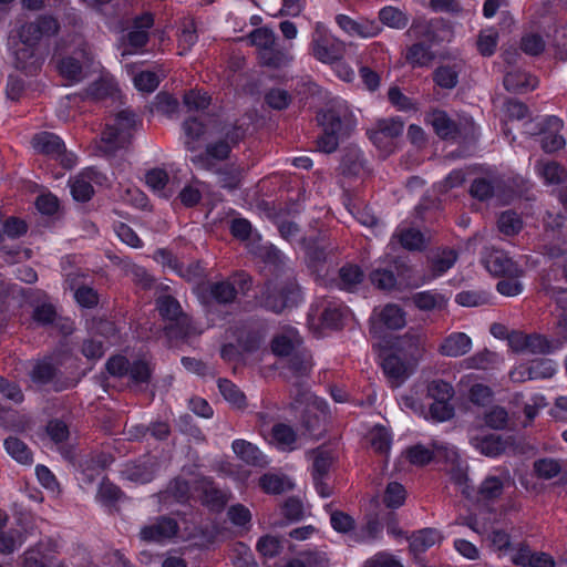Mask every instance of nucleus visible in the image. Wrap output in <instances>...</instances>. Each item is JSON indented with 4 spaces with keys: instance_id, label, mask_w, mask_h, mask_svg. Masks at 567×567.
I'll return each instance as SVG.
<instances>
[{
    "instance_id": "1",
    "label": "nucleus",
    "mask_w": 567,
    "mask_h": 567,
    "mask_svg": "<svg viewBox=\"0 0 567 567\" xmlns=\"http://www.w3.org/2000/svg\"><path fill=\"white\" fill-rule=\"evenodd\" d=\"M213 122L219 138L208 143L204 152L190 157L192 164L199 169L214 171L216 163L228 159L231 148L245 137V130L240 125H221L217 120Z\"/></svg>"
},
{
    "instance_id": "2",
    "label": "nucleus",
    "mask_w": 567,
    "mask_h": 567,
    "mask_svg": "<svg viewBox=\"0 0 567 567\" xmlns=\"http://www.w3.org/2000/svg\"><path fill=\"white\" fill-rule=\"evenodd\" d=\"M137 124V116L133 111L125 109L117 112L101 134L99 151L106 156H113L118 150L126 148L132 142Z\"/></svg>"
},
{
    "instance_id": "3",
    "label": "nucleus",
    "mask_w": 567,
    "mask_h": 567,
    "mask_svg": "<svg viewBox=\"0 0 567 567\" xmlns=\"http://www.w3.org/2000/svg\"><path fill=\"white\" fill-rule=\"evenodd\" d=\"M317 118L323 131L317 140V147L323 153L334 152L338 148L339 138L349 135L354 126L351 114L342 107H331L320 112Z\"/></svg>"
},
{
    "instance_id": "4",
    "label": "nucleus",
    "mask_w": 567,
    "mask_h": 567,
    "mask_svg": "<svg viewBox=\"0 0 567 567\" xmlns=\"http://www.w3.org/2000/svg\"><path fill=\"white\" fill-rule=\"evenodd\" d=\"M301 299V288L292 276H287L286 281L280 285L274 280H267L257 297L262 308L275 313H281L287 308L298 306Z\"/></svg>"
},
{
    "instance_id": "5",
    "label": "nucleus",
    "mask_w": 567,
    "mask_h": 567,
    "mask_svg": "<svg viewBox=\"0 0 567 567\" xmlns=\"http://www.w3.org/2000/svg\"><path fill=\"white\" fill-rule=\"evenodd\" d=\"M156 309L162 319L168 321L164 331L168 338L183 339L197 334L190 317L182 310L181 303L169 295L156 299Z\"/></svg>"
},
{
    "instance_id": "6",
    "label": "nucleus",
    "mask_w": 567,
    "mask_h": 567,
    "mask_svg": "<svg viewBox=\"0 0 567 567\" xmlns=\"http://www.w3.org/2000/svg\"><path fill=\"white\" fill-rule=\"evenodd\" d=\"M60 24L51 16H40L37 20L21 24L9 35V45L16 48L19 44L35 47L42 37H52L58 33Z\"/></svg>"
},
{
    "instance_id": "7",
    "label": "nucleus",
    "mask_w": 567,
    "mask_h": 567,
    "mask_svg": "<svg viewBox=\"0 0 567 567\" xmlns=\"http://www.w3.org/2000/svg\"><path fill=\"white\" fill-rule=\"evenodd\" d=\"M311 52L320 62L332 64L343 58L346 44L317 25L312 33Z\"/></svg>"
},
{
    "instance_id": "8",
    "label": "nucleus",
    "mask_w": 567,
    "mask_h": 567,
    "mask_svg": "<svg viewBox=\"0 0 567 567\" xmlns=\"http://www.w3.org/2000/svg\"><path fill=\"white\" fill-rule=\"evenodd\" d=\"M312 467L311 476L315 487L320 496L329 497L332 495V488L329 484L330 468L333 464L331 452L318 447L311 451Z\"/></svg>"
},
{
    "instance_id": "9",
    "label": "nucleus",
    "mask_w": 567,
    "mask_h": 567,
    "mask_svg": "<svg viewBox=\"0 0 567 567\" xmlns=\"http://www.w3.org/2000/svg\"><path fill=\"white\" fill-rule=\"evenodd\" d=\"M312 367V355L310 351L303 348L281 361L279 375L287 382H291L292 380H305L309 378Z\"/></svg>"
},
{
    "instance_id": "10",
    "label": "nucleus",
    "mask_w": 567,
    "mask_h": 567,
    "mask_svg": "<svg viewBox=\"0 0 567 567\" xmlns=\"http://www.w3.org/2000/svg\"><path fill=\"white\" fill-rule=\"evenodd\" d=\"M179 526L176 519L163 515L156 517L140 530V538L146 543H162L177 535Z\"/></svg>"
},
{
    "instance_id": "11",
    "label": "nucleus",
    "mask_w": 567,
    "mask_h": 567,
    "mask_svg": "<svg viewBox=\"0 0 567 567\" xmlns=\"http://www.w3.org/2000/svg\"><path fill=\"white\" fill-rule=\"evenodd\" d=\"M193 492L197 494L202 503L210 509L220 511L228 502L227 494L219 489L213 480L197 477L193 481Z\"/></svg>"
},
{
    "instance_id": "12",
    "label": "nucleus",
    "mask_w": 567,
    "mask_h": 567,
    "mask_svg": "<svg viewBox=\"0 0 567 567\" xmlns=\"http://www.w3.org/2000/svg\"><path fill=\"white\" fill-rule=\"evenodd\" d=\"M414 365L399 353H390L382 360L383 372L393 388L400 386L410 377Z\"/></svg>"
},
{
    "instance_id": "13",
    "label": "nucleus",
    "mask_w": 567,
    "mask_h": 567,
    "mask_svg": "<svg viewBox=\"0 0 567 567\" xmlns=\"http://www.w3.org/2000/svg\"><path fill=\"white\" fill-rule=\"evenodd\" d=\"M457 258L458 252L453 248L437 247L432 249L427 256V279L445 274L454 266Z\"/></svg>"
},
{
    "instance_id": "14",
    "label": "nucleus",
    "mask_w": 567,
    "mask_h": 567,
    "mask_svg": "<svg viewBox=\"0 0 567 567\" xmlns=\"http://www.w3.org/2000/svg\"><path fill=\"white\" fill-rule=\"evenodd\" d=\"M302 338L295 329H287L271 340V350L277 357L287 359L302 350Z\"/></svg>"
},
{
    "instance_id": "15",
    "label": "nucleus",
    "mask_w": 567,
    "mask_h": 567,
    "mask_svg": "<svg viewBox=\"0 0 567 567\" xmlns=\"http://www.w3.org/2000/svg\"><path fill=\"white\" fill-rule=\"evenodd\" d=\"M337 24L349 34H357L361 38H372L378 35L382 28L377 21L361 19L355 21L346 14L336 17Z\"/></svg>"
},
{
    "instance_id": "16",
    "label": "nucleus",
    "mask_w": 567,
    "mask_h": 567,
    "mask_svg": "<svg viewBox=\"0 0 567 567\" xmlns=\"http://www.w3.org/2000/svg\"><path fill=\"white\" fill-rule=\"evenodd\" d=\"M422 333L410 329L404 336L396 339L394 344L396 353L402 354L405 360L415 364L423 354Z\"/></svg>"
},
{
    "instance_id": "17",
    "label": "nucleus",
    "mask_w": 567,
    "mask_h": 567,
    "mask_svg": "<svg viewBox=\"0 0 567 567\" xmlns=\"http://www.w3.org/2000/svg\"><path fill=\"white\" fill-rule=\"evenodd\" d=\"M424 243V236L421 230L416 228H401L398 229L391 237L389 247L395 251L398 246L409 250H421Z\"/></svg>"
},
{
    "instance_id": "18",
    "label": "nucleus",
    "mask_w": 567,
    "mask_h": 567,
    "mask_svg": "<svg viewBox=\"0 0 567 567\" xmlns=\"http://www.w3.org/2000/svg\"><path fill=\"white\" fill-rule=\"evenodd\" d=\"M472 348V339L464 332H453L443 339L439 353L444 357L457 358L466 354Z\"/></svg>"
},
{
    "instance_id": "19",
    "label": "nucleus",
    "mask_w": 567,
    "mask_h": 567,
    "mask_svg": "<svg viewBox=\"0 0 567 567\" xmlns=\"http://www.w3.org/2000/svg\"><path fill=\"white\" fill-rule=\"evenodd\" d=\"M406 35L411 40H415L405 55V59L412 65L423 66L425 64V45L422 41V38L425 35V25L420 22H414L411 28L408 30Z\"/></svg>"
},
{
    "instance_id": "20",
    "label": "nucleus",
    "mask_w": 567,
    "mask_h": 567,
    "mask_svg": "<svg viewBox=\"0 0 567 567\" xmlns=\"http://www.w3.org/2000/svg\"><path fill=\"white\" fill-rule=\"evenodd\" d=\"M32 145L37 152L51 157L58 158L65 154L63 141L58 135L50 132L35 134L32 138Z\"/></svg>"
},
{
    "instance_id": "21",
    "label": "nucleus",
    "mask_w": 567,
    "mask_h": 567,
    "mask_svg": "<svg viewBox=\"0 0 567 567\" xmlns=\"http://www.w3.org/2000/svg\"><path fill=\"white\" fill-rule=\"evenodd\" d=\"M404 124L399 118H383L377 122L375 128L370 132V140L380 145L384 140H393L403 132Z\"/></svg>"
},
{
    "instance_id": "22",
    "label": "nucleus",
    "mask_w": 567,
    "mask_h": 567,
    "mask_svg": "<svg viewBox=\"0 0 567 567\" xmlns=\"http://www.w3.org/2000/svg\"><path fill=\"white\" fill-rule=\"evenodd\" d=\"M238 290L230 280L210 282L207 290V302L214 301L218 305H230L236 300Z\"/></svg>"
},
{
    "instance_id": "23",
    "label": "nucleus",
    "mask_w": 567,
    "mask_h": 567,
    "mask_svg": "<svg viewBox=\"0 0 567 567\" xmlns=\"http://www.w3.org/2000/svg\"><path fill=\"white\" fill-rule=\"evenodd\" d=\"M204 116H195L188 117L183 123V127L186 136L189 138L185 142V146L188 151H195L194 141L199 140L205 133H207L209 125L214 127L215 123L213 122L215 118H208V122L205 121Z\"/></svg>"
},
{
    "instance_id": "24",
    "label": "nucleus",
    "mask_w": 567,
    "mask_h": 567,
    "mask_svg": "<svg viewBox=\"0 0 567 567\" xmlns=\"http://www.w3.org/2000/svg\"><path fill=\"white\" fill-rule=\"evenodd\" d=\"M430 123L442 140H454L460 133L458 125L444 111H433Z\"/></svg>"
},
{
    "instance_id": "25",
    "label": "nucleus",
    "mask_w": 567,
    "mask_h": 567,
    "mask_svg": "<svg viewBox=\"0 0 567 567\" xmlns=\"http://www.w3.org/2000/svg\"><path fill=\"white\" fill-rule=\"evenodd\" d=\"M258 56L261 65L271 69L284 68L291 60V55L288 50L281 47L278 41L268 49L260 51Z\"/></svg>"
},
{
    "instance_id": "26",
    "label": "nucleus",
    "mask_w": 567,
    "mask_h": 567,
    "mask_svg": "<svg viewBox=\"0 0 567 567\" xmlns=\"http://www.w3.org/2000/svg\"><path fill=\"white\" fill-rule=\"evenodd\" d=\"M546 125L551 131H542L540 144L542 148L547 153L556 152L564 147L565 140L557 131L561 127V121L558 117L551 116L547 118Z\"/></svg>"
},
{
    "instance_id": "27",
    "label": "nucleus",
    "mask_w": 567,
    "mask_h": 567,
    "mask_svg": "<svg viewBox=\"0 0 567 567\" xmlns=\"http://www.w3.org/2000/svg\"><path fill=\"white\" fill-rule=\"evenodd\" d=\"M486 268L496 276H514L517 265L503 251H494L486 259Z\"/></svg>"
},
{
    "instance_id": "28",
    "label": "nucleus",
    "mask_w": 567,
    "mask_h": 567,
    "mask_svg": "<svg viewBox=\"0 0 567 567\" xmlns=\"http://www.w3.org/2000/svg\"><path fill=\"white\" fill-rule=\"evenodd\" d=\"M341 174L344 176H359L364 171V159L362 153L357 147L344 150L341 163Z\"/></svg>"
},
{
    "instance_id": "29",
    "label": "nucleus",
    "mask_w": 567,
    "mask_h": 567,
    "mask_svg": "<svg viewBox=\"0 0 567 567\" xmlns=\"http://www.w3.org/2000/svg\"><path fill=\"white\" fill-rule=\"evenodd\" d=\"M259 486L265 493L274 495L282 494L295 487L293 483L287 476L272 473L261 475Z\"/></svg>"
},
{
    "instance_id": "30",
    "label": "nucleus",
    "mask_w": 567,
    "mask_h": 567,
    "mask_svg": "<svg viewBox=\"0 0 567 567\" xmlns=\"http://www.w3.org/2000/svg\"><path fill=\"white\" fill-rule=\"evenodd\" d=\"M233 450L249 465L262 466L266 463L265 456L259 449L245 440H236L233 443Z\"/></svg>"
},
{
    "instance_id": "31",
    "label": "nucleus",
    "mask_w": 567,
    "mask_h": 567,
    "mask_svg": "<svg viewBox=\"0 0 567 567\" xmlns=\"http://www.w3.org/2000/svg\"><path fill=\"white\" fill-rule=\"evenodd\" d=\"M535 85L536 80L523 71L508 72L504 76V86L509 92L522 93Z\"/></svg>"
},
{
    "instance_id": "32",
    "label": "nucleus",
    "mask_w": 567,
    "mask_h": 567,
    "mask_svg": "<svg viewBox=\"0 0 567 567\" xmlns=\"http://www.w3.org/2000/svg\"><path fill=\"white\" fill-rule=\"evenodd\" d=\"M58 70L63 79L72 83L81 82L85 78L82 64L73 56L61 59L58 63Z\"/></svg>"
},
{
    "instance_id": "33",
    "label": "nucleus",
    "mask_w": 567,
    "mask_h": 567,
    "mask_svg": "<svg viewBox=\"0 0 567 567\" xmlns=\"http://www.w3.org/2000/svg\"><path fill=\"white\" fill-rule=\"evenodd\" d=\"M379 320L388 329L398 330L405 326V317L402 309L396 306L389 303L379 313Z\"/></svg>"
},
{
    "instance_id": "34",
    "label": "nucleus",
    "mask_w": 567,
    "mask_h": 567,
    "mask_svg": "<svg viewBox=\"0 0 567 567\" xmlns=\"http://www.w3.org/2000/svg\"><path fill=\"white\" fill-rule=\"evenodd\" d=\"M7 452L21 464L32 463V453L28 445L16 436H9L4 441Z\"/></svg>"
},
{
    "instance_id": "35",
    "label": "nucleus",
    "mask_w": 567,
    "mask_h": 567,
    "mask_svg": "<svg viewBox=\"0 0 567 567\" xmlns=\"http://www.w3.org/2000/svg\"><path fill=\"white\" fill-rule=\"evenodd\" d=\"M432 78L437 86L451 90L457 85L458 71L456 65H440L434 70Z\"/></svg>"
},
{
    "instance_id": "36",
    "label": "nucleus",
    "mask_w": 567,
    "mask_h": 567,
    "mask_svg": "<svg viewBox=\"0 0 567 567\" xmlns=\"http://www.w3.org/2000/svg\"><path fill=\"white\" fill-rule=\"evenodd\" d=\"M58 372L59 370L53 363L39 361L32 368L30 378L34 383L44 385L52 382L56 378Z\"/></svg>"
},
{
    "instance_id": "37",
    "label": "nucleus",
    "mask_w": 567,
    "mask_h": 567,
    "mask_svg": "<svg viewBox=\"0 0 567 567\" xmlns=\"http://www.w3.org/2000/svg\"><path fill=\"white\" fill-rule=\"evenodd\" d=\"M219 179L220 187L234 190L240 186L243 171L235 165H227L218 169H214Z\"/></svg>"
},
{
    "instance_id": "38",
    "label": "nucleus",
    "mask_w": 567,
    "mask_h": 567,
    "mask_svg": "<svg viewBox=\"0 0 567 567\" xmlns=\"http://www.w3.org/2000/svg\"><path fill=\"white\" fill-rule=\"evenodd\" d=\"M301 425L313 437H319L323 432L322 420L315 406H307L301 416Z\"/></svg>"
},
{
    "instance_id": "39",
    "label": "nucleus",
    "mask_w": 567,
    "mask_h": 567,
    "mask_svg": "<svg viewBox=\"0 0 567 567\" xmlns=\"http://www.w3.org/2000/svg\"><path fill=\"white\" fill-rule=\"evenodd\" d=\"M476 449L486 456H497L505 452L506 444L499 435H487L475 440Z\"/></svg>"
},
{
    "instance_id": "40",
    "label": "nucleus",
    "mask_w": 567,
    "mask_h": 567,
    "mask_svg": "<svg viewBox=\"0 0 567 567\" xmlns=\"http://www.w3.org/2000/svg\"><path fill=\"white\" fill-rule=\"evenodd\" d=\"M341 287L346 290H352L363 280V271L357 265L347 264L339 270Z\"/></svg>"
},
{
    "instance_id": "41",
    "label": "nucleus",
    "mask_w": 567,
    "mask_h": 567,
    "mask_svg": "<svg viewBox=\"0 0 567 567\" xmlns=\"http://www.w3.org/2000/svg\"><path fill=\"white\" fill-rule=\"evenodd\" d=\"M218 388L224 399L229 403L239 409L246 405V398L244 393L231 381L227 379H219Z\"/></svg>"
},
{
    "instance_id": "42",
    "label": "nucleus",
    "mask_w": 567,
    "mask_h": 567,
    "mask_svg": "<svg viewBox=\"0 0 567 567\" xmlns=\"http://www.w3.org/2000/svg\"><path fill=\"white\" fill-rule=\"evenodd\" d=\"M497 227L504 235L514 236L520 231L523 223L515 212L506 210L499 215Z\"/></svg>"
},
{
    "instance_id": "43",
    "label": "nucleus",
    "mask_w": 567,
    "mask_h": 567,
    "mask_svg": "<svg viewBox=\"0 0 567 567\" xmlns=\"http://www.w3.org/2000/svg\"><path fill=\"white\" fill-rule=\"evenodd\" d=\"M152 372L150 363L144 359H138L131 363L127 375L134 384H147L151 381Z\"/></svg>"
},
{
    "instance_id": "44",
    "label": "nucleus",
    "mask_w": 567,
    "mask_h": 567,
    "mask_svg": "<svg viewBox=\"0 0 567 567\" xmlns=\"http://www.w3.org/2000/svg\"><path fill=\"white\" fill-rule=\"evenodd\" d=\"M289 395L292 400L290 403L292 409H298L302 404H307L308 406L309 402L312 400V394L306 385L305 380H292Z\"/></svg>"
},
{
    "instance_id": "45",
    "label": "nucleus",
    "mask_w": 567,
    "mask_h": 567,
    "mask_svg": "<svg viewBox=\"0 0 567 567\" xmlns=\"http://www.w3.org/2000/svg\"><path fill=\"white\" fill-rule=\"evenodd\" d=\"M71 194L78 202H87L94 194V188L90 181L83 175H79L70 181Z\"/></svg>"
},
{
    "instance_id": "46",
    "label": "nucleus",
    "mask_w": 567,
    "mask_h": 567,
    "mask_svg": "<svg viewBox=\"0 0 567 567\" xmlns=\"http://www.w3.org/2000/svg\"><path fill=\"white\" fill-rule=\"evenodd\" d=\"M197 41L196 24L194 19L187 18L182 22V29L178 37V45L183 51L179 54L188 51Z\"/></svg>"
},
{
    "instance_id": "47",
    "label": "nucleus",
    "mask_w": 567,
    "mask_h": 567,
    "mask_svg": "<svg viewBox=\"0 0 567 567\" xmlns=\"http://www.w3.org/2000/svg\"><path fill=\"white\" fill-rule=\"evenodd\" d=\"M498 361V355L487 349L475 353L464 360L466 368L485 370L493 367Z\"/></svg>"
},
{
    "instance_id": "48",
    "label": "nucleus",
    "mask_w": 567,
    "mask_h": 567,
    "mask_svg": "<svg viewBox=\"0 0 567 567\" xmlns=\"http://www.w3.org/2000/svg\"><path fill=\"white\" fill-rule=\"evenodd\" d=\"M380 21L394 29H402L408 24V18L404 13L394 7H385L379 12Z\"/></svg>"
},
{
    "instance_id": "49",
    "label": "nucleus",
    "mask_w": 567,
    "mask_h": 567,
    "mask_svg": "<svg viewBox=\"0 0 567 567\" xmlns=\"http://www.w3.org/2000/svg\"><path fill=\"white\" fill-rule=\"evenodd\" d=\"M250 43L258 48L259 52L268 49L278 41L272 30L268 28H258L248 35Z\"/></svg>"
},
{
    "instance_id": "50",
    "label": "nucleus",
    "mask_w": 567,
    "mask_h": 567,
    "mask_svg": "<svg viewBox=\"0 0 567 567\" xmlns=\"http://www.w3.org/2000/svg\"><path fill=\"white\" fill-rule=\"evenodd\" d=\"M534 472L539 478L550 480L561 472V465L554 458H540L534 462Z\"/></svg>"
},
{
    "instance_id": "51",
    "label": "nucleus",
    "mask_w": 567,
    "mask_h": 567,
    "mask_svg": "<svg viewBox=\"0 0 567 567\" xmlns=\"http://www.w3.org/2000/svg\"><path fill=\"white\" fill-rule=\"evenodd\" d=\"M404 501L405 489L403 485L398 482L389 483L383 496L386 508H398L403 505Z\"/></svg>"
},
{
    "instance_id": "52",
    "label": "nucleus",
    "mask_w": 567,
    "mask_h": 567,
    "mask_svg": "<svg viewBox=\"0 0 567 567\" xmlns=\"http://www.w3.org/2000/svg\"><path fill=\"white\" fill-rule=\"evenodd\" d=\"M146 184L154 190L158 192L163 197L168 198L171 194L165 193V187L169 181L168 174L162 168H153L147 172Z\"/></svg>"
},
{
    "instance_id": "53",
    "label": "nucleus",
    "mask_w": 567,
    "mask_h": 567,
    "mask_svg": "<svg viewBox=\"0 0 567 567\" xmlns=\"http://www.w3.org/2000/svg\"><path fill=\"white\" fill-rule=\"evenodd\" d=\"M174 269L187 281L198 282L205 277V270L198 261H192L185 265L175 260Z\"/></svg>"
},
{
    "instance_id": "54",
    "label": "nucleus",
    "mask_w": 567,
    "mask_h": 567,
    "mask_svg": "<svg viewBox=\"0 0 567 567\" xmlns=\"http://www.w3.org/2000/svg\"><path fill=\"white\" fill-rule=\"evenodd\" d=\"M504 491V482L497 476L486 477L480 486L478 493L484 499L498 498Z\"/></svg>"
},
{
    "instance_id": "55",
    "label": "nucleus",
    "mask_w": 567,
    "mask_h": 567,
    "mask_svg": "<svg viewBox=\"0 0 567 567\" xmlns=\"http://www.w3.org/2000/svg\"><path fill=\"white\" fill-rule=\"evenodd\" d=\"M454 394L453 386L443 380H433L427 384V395L434 401H451Z\"/></svg>"
},
{
    "instance_id": "56",
    "label": "nucleus",
    "mask_w": 567,
    "mask_h": 567,
    "mask_svg": "<svg viewBox=\"0 0 567 567\" xmlns=\"http://www.w3.org/2000/svg\"><path fill=\"white\" fill-rule=\"evenodd\" d=\"M272 440L281 447H287L296 442V432L293 429L284 423H277L271 430Z\"/></svg>"
},
{
    "instance_id": "57",
    "label": "nucleus",
    "mask_w": 567,
    "mask_h": 567,
    "mask_svg": "<svg viewBox=\"0 0 567 567\" xmlns=\"http://www.w3.org/2000/svg\"><path fill=\"white\" fill-rule=\"evenodd\" d=\"M265 102L274 110H285L291 103V95L282 89H271L265 94Z\"/></svg>"
},
{
    "instance_id": "58",
    "label": "nucleus",
    "mask_w": 567,
    "mask_h": 567,
    "mask_svg": "<svg viewBox=\"0 0 567 567\" xmlns=\"http://www.w3.org/2000/svg\"><path fill=\"white\" fill-rule=\"evenodd\" d=\"M178 109V101L168 93H158L153 102L152 112L172 115Z\"/></svg>"
},
{
    "instance_id": "59",
    "label": "nucleus",
    "mask_w": 567,
    "mask_h": 567,
    "mask_svg": "<svg viewBox=\"0 0 567 567\" xmlns=\"http://www.w3.org/2000/svg\"><path fill=\"white\" fill-rule=\"evenodd\" d=\"M556 344L553 346L544 336L538 333L527 334L526 352L532 354L549 353Z\"/></svg>"
},
{
    "instance_id": "60",
    "label": "nucleus",
    "mask_w": 567,
    "mask_h": 567,
    "mask_svg": "<svg viewBox=\"0 0 567 567\" xmlns=\"http://www.w3.org/2000/svg\"><path fill=\"white\" fill-rule=\"evenodd\" d=\"M370 442L375 452L385 454L390 450L391 436L384 426H375L370 433Z\"/></svg>"
},
{
    "instance_id": "61",
    "label": "nucleus",
    "mask_w": 567,
    "mask_h": 567,
    "mask_svg": "<svg viewBox=\"0 0 567 567\" xmlns=\"http://www.w3.org/2000/svg\"><path fill=\"white\" fill-rule=\"evenodd\" d=\"M456 302L463 307H480L488 303L489 297L485 291H461L456 295Z\"/></svg>"
},
{
    "instance_id": "62",
    "label": "nucleus",
    "mask_w": 567,
    "mask_h": 567,
    "mask_svg": "<svg viewBox=\"0 0 567 567\" xmlns=\"http://www.w3.org/2000/svg\"><path fill=\"white\" fill-rule=\"evenodd\" d=\"M431 417L437 422L451 420L455 414V408L451 401H434L429 409Z\"/></svg>"
},
{
    "instance_id": "63",
    "label": "nucleus",
    "mask_w": 567,
    "mask_h": 567,
    "mask_svg": "<svg viewBox=\"0 0 567 567\" xmlns=\"http://www.w3.org/2000/svg\"><path fill=\"white\" fill-rule=\"evenodd\" d=\"M470 194L478 200H486L494 196V184L486 178H475L472 182Z\"/></svg>"
},
{
    "instance_id": "64",
    "label": "nucleus",
    "mask_w": 567,
    "mask_h": 567,
    "mask_svg": "<svg viewBox=\"0 0 567 567\" xmlns=\"http://www.w3.org/2000/svg\"><path fill=\"white\" fill-rule=\"evenodd\" d=\"M281 514L289 522H297L303 517V504L295 496L288 497L281 505Z\"/></svg>"
}]
</instances>
